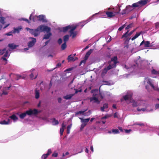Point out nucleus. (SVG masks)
Segmentation results:
<instances>
[{"instance_id": "1", "label": "nucleus", "mask_w": 159, "mask_h": 159, "mask_svg": "<svg viewBox=\"0 0 159 159\" xmlns=\"http://www.w3.org/2000/svg\"><path fill=\"white\" fill-rule=\"evenodd\" d=\"M147 3V0H141L137 2L133 3L132 5V7L134 8L141 7L146 5Z\"/></svg>"}, {"instance_id": "2", "label": "nucleus", "mask_w": 159, "mask_h": 159, "mask_svg": "<svg viewBox=\"0 0 159 159\" xmlns=\"http://www.w3.org/2000/svg\"><path fill=\"white\" fill-rule=\"evenodd\" d=\"M117 9L118 10V11H105V13L108 18H111L115 16L116 15L120 13V8H118Z\"/></svg>"}, {"instance_id": "3", "label": "nucleus", "mask_w": 159, "mask_h": 159, "mask_svg": "<svg viewBox=\"0 0 159 159\" xmlns=\"http://www.w3.org/2000/svg\"><path fill=\"white\" fill-rule=\"evenodd\" d=\"M37 29L40 31V32L46 31L47 33H48L50 32L51 31V28L50 27L43 25H39Z\"/></svg>"}, {"instance_id": "4", "label": "nucleus", "mask_w": 159, "mask_h": 159, "mask_svg": "<svg viewBox=\"0 0 159 159\" xmlns=\"http://www.w3.org/2000/svg\"><path fill=\"white\" fill-rule=\"evenodd\" d=\"M26 29L29 31L30 33L31 34L34 36V37L37 36L40 34V31L38 29H31L29 28H26Z\"/></svg>"}, {"instance_id": "5", "label": "nucleus", "mask_w": 159, "mask_h": 159, "mask_svg": "<svg viewBox=\"0 0 159 159\" xmlns=\"http://www.w3.org/2000/svg\"><path fill=\"white\" fill-rule=\"evenodd\" d=\"M25 112L26 115L31 116L32 115H36L38 114V111L36 109H34L33 110L31 109H30L26 111Z\"/></svg>"}, {"instance_id": "6", "label": "nucleus", "mask_w": 159, "mask_h": 159, "mask_svg": "<svg viewBox=\"0 0 159 159\" xmlns=\"http://www.w3.org/2000/svg\"><path fill=\"white\" fill-rule=\"evenodd\" d=\"M38 18V20L42 21L43 22H47V20L45 19L44 16L43 15H41L39 16H36Z\"/></svg>"}, {"instance_id": "7", "label": "nucleus", "mask_w": 159, "mask_h": 159, "mask_svg": "<svg viewBox=\"0 0 159 159\" xmlns=\"http://www.w3.org/2000/svg\"><path fill=\"white\" fill-rule=\"evenodd\" d=\"M32 39V41H30L28 43V46L29 48L32 47L35 43L36 40V39L33 38H31Z\"/></svg>"}, {"instance_id": "8", "label": "nucleus", "mask_w": 159, "mask_h": 159, "mask_svg": "<svg viewBox=\"0 0 159 159\" xmlns=\"http://www.w3.org/2000/svg\"><path fill=\"white\" fill-rule=\"evenodd\" d=\"M143 44H144V46L145 48L149 47H150V42L149 41H145L143 40L140 43V46L142 45Z\"/></svg>"}, {"instance_id": "9", "label": "nucleus", "mask_w": 159, "mask_h": 159, "mask_svg": "<svg viewBox=\"0 0 159 159\" xmlns=\"http://www.w3.org/2000/svg\"><path fill=\"white\" fill-rule=\"evenodd\" d=\"M81 120V122L82 123L84 124L85 125H86L87 123L90 120V118H89L87 119H83L82 118H79Z\"/></svg>"}, {"instance_id": "10", "label": "nucleus", "mask_w": 159, "mask_h": 159, "mask_svg": "<svg viewBox=\"0 0 159 159\" xmlns=\"http://www.w3.org/2000/svg\"><path fill=\"white\" fill-rule=\"evenodd\" d=\"M11 87V85H10L9 87H4V89L2 90V95H7L8 93V92L6 91L8 90Z\"/></svg>"}, {"instance_id": "11", "label": "nucleus", "mask_w": 159, "mask_h": 159, "mask_svg": "<svg viewBox=\"0 0 159 159\" xmlns=\"http://www.w3.org/2000/svg\"><path fill=\"white\" fill-rule=\"evenodd\" d=\"M93 49H90L86 52L84 57L85 58V59H88L89 56L93 52Z\"/></svg>"}, {"instance_id": "12", "label": "nucleus", "mask_w": 159, "mask_h": 159, "mask_svg": "<svg viewBox=\"0 0 159 159\" xmlns=\"http://www.w3.org/2000/svg\"><path fill=\"white\" fill-rule=\"evenodd\" d=\"M22 29V28L21 26H19L16 28H14V30H12L13 33H19L20 31Z\"/></svg>"}, {"instance_id": "13", "label": "nucleus", "mask_w": 159, "mask_h": 159, "mask_svg": "<svg viewBox=\"0 0 159 159\" xmlns=\"http://www.w3.org/2000/svg\"><path fill=\"white\" fill-rule=\"evenodd\" d=\"M111 61L113 62V64L116 66V64L118 62L117 61V57L116 56H115L112 58L111 59Z\"/></svg>"}, {"instance_id": "14", "label": "nucleus", "mask_w": 159, "mask_h": 159, "mask_svg": "<svg viewBox=\"0 0 159 159\" xmlns=\"http://www.w3.org/2000/svg\"><path fill=\"white\" fill-rule=\"evenodd\" d=\"M90 101H95V102H97L98 104L100 103V101H99L98 98L96 97H93L90 98Z\"/></svg>"}, {"instance_id": "15", "label": "nucleus", "mask_w": 159, "mask_h": 159, "mask_svg": "<svg viewBox=\"0 0 159 159\" xmlns=\"http://www.w3.org/2000/svg\"><path fill=\"white\" fill-rule=\"evenodd\" d=\"M147 83L148 84H149L154 90H156L153 84L152 83V80L151 79H148L147 80Z\"/></svg>"}, {"instance_id": "16", "label": "nucleus", "mask_w": 159, "mask_h": 159, "mask_svg": "<svg viewBox=\"0 0 159 159\" xmlns=\"http://www.w3.org/2000/svg\"><path fill=\"white\" fill-rule=\"evenodd\" d=\"M8 46L11 49L13 50L16 49L18 46L14 44V43H10L8 45Z\"/></svg>"}, {"instance_id": "17", "label": "nucleus", "mask_w": 159, "mask_h": 159, "mask_svg": "<svg viewBox=\"0 0 159 159\" xmlns=\"http://www.w3.org/2000/svg\"><path fill=\"white\" fill-rule=\"evenodd\" d=\"M131 7L130 6H126L125 9L123 10L121 12V14L123 15L124 14H125L127 13H128V11H127V10L129 9V8H131Z\"/></svg>"}, {"instance_id": "18", "label": "nucleus", "mask_w": 159, "mask_h": 159, "mask_svg": "<svg viewBox=\"0 0 159 159\" xmlns=\"http://www.w3.org/2000/svg\"><path fill=\"white\" fill-rule=\"evenodd\" d=\"M74 94H70L69 95H66L63 97V98L66 100L70 99L74 95Z\"/></svg>"}, {"instance_id": "19", "label": "nucleus", "mask_w": 159, "mask_h": 159, "mask_svg": "<svg viewBox=\"0 0 159 159\" xmlns=\"http://www.w3.org/2000/svg\"><path fill=\"white\" fill-rule=\"evenodd\" d=\"M132 96L129 94H126L123 96L124 100L125 101H127L129 99L130 100Z\"/></svg>"}, {"instance_id": "20", "label": "nucleus", "mask_w": 159, "mask_h": 159, "mask_svg": "<svg viewBox=\"0 0 159 159\" xmlns=\"http://www.w3.org/2000/svg\"><path fill=\"white\" fill-rule=\"evenodd\" d=\"M47 33V34L44 35L43 39H48L49 38L50 36L52 35V34L50 32Z\"/></svg>"}, {"instance_id": "21", "label": "nucleus", "mask_w": 159, "mask_h": 159, "mask_svg": "<svg viewBox=\"0 0 159 159\" xmlns=\"http://www.w3.org/2000/svg\"><path fill=\"white\" fill-rule=\"evenodd\" d=\"M87 109H86L84 111H77L75 113V115L77 116L79 115H83L84 114V112H85Z\"/></svg>"}, {"instance_id": "22", "label": "nucleus", "mask_w": 159, "mask_h": 159, "mask_svg": "<svg viewBox=\"0 0 159 159\" xmlns=\"http://www.w3.org/2000/svg\"><path fill=\"white\" fill-rule=\"evenodd\" d=\"M35 98L38 99L39 97V91L37 89H35Z\"/></svg>"}, {"instance_id": "23", "label": "nucleus", "mask_w": 159, "mask_h": 159, "mask_svg": "<svg viewBox=\"0 0 159 159\" xmlns=\"http://www.w3.org/2000/svg\"><path fill=\"white\" fill-rule=\"evenodd\" d=\"M70 34V36H72V37L73 39L75 37L77 34V31H74L72 32H69Z\"/></svg>"}, {"instance_id": "24", "label": "nucleus", "mask_w": 159, "mask_h": 159, "mask_svg": "<svg viewBox=\"0 0 159 159\" xmlns=\"http://www.w3.org/2000/svg\"><path fill=\"white\" fill-rule=\"evenodd\" d=\"M10 119H8L7 121H6L5 120L1 121L0 122V124L2 125H7L10 123Z\"/></svg>"}, {"instance_id": "25", "label": "nucleus", "mask_w": 159, "mask_h": 159, "mask_svg": "<svg viewBox=\"0 0 159 159\" xmlns=\"http://www.w3.org/2000/svg\"><path fill=\"white\" fill-rule=\"evenodd\" d=\"M108 70L106 69V68H105L103 69L101 73V75L102 77H103L107 73Z\"/></svg>"}, {"instance_id": "26", "label": "nucleus", "mask_w": 159, "mask_h": 159, "mask_svg": "<svg viewBox=\"0 0 159 159\" xmlns=\"http://www.w3.org/2000/svg\"><path fill=\"white\" fill-rule=\"evenodd\" d=\"M69 35L66 34L63 37V41L64 42L66 43L69 40Z\"/></svg>"}, {"instance_id": "27", "label": "nucleus", "mask_w": 159, "mask_h": 159, "mask_svg": "<svg viewBox=\"0 0 159 159\" xmlns=\"http://www.w3.org/2000/svg\"><path fill=\"white\" fill-rule=\"evenodd\" d=\"M52 122L53 125H56L59 124V122L55 118H53L52 119Z\"/></svg>"}, {"instance_id": "28", "label": "nucleus", "mask_w": 159, "mask_h": 159, "mask_svg": "<svg viewBox=\"0 0 159 159\" xmlns=\"http://www.w3.org/2000/svg\"><path fill=\"white\" fill-rule=\"evenodd\" d=\"M68 60V61H75V59L74 58V57L71 55H70L68 56L67 58Z\"/></svg>"}, {"instance_id": "29", "label": "nucleus", "mask_w": 159, "mask_h": 159, "mask_svg": "<svg viewBox=\"0 0 159 159\" xmlns=\"http://www.w3.org/2000/svg\"><path fill=\"white\" fill-rule=\"evenodd\" d=\"M70 28L69 32H74V31L76 29L77 27V25H70Z\"/></svg>"}, {"instance_id": "30", "label": "nucleus", "mask_w": 159, "mask_h": 159, "mask_svg": "<svg viewBox=\"0 0 159 159\" xmlns=\"http://www.w3.org/2000/svg\"><path fill=\"white\" fill-rule=\"evenodd\" d=\"M116 67V66H115L113 64H111L108 66L106 68L108 70L112 68H115Z\"/></svg>"}, {"instance_id": "31", "label": "nucleus", "mask_w": 159, "mask_h": 159, "mask_svg": "<svg viewBox=\"0 0 159 159\" xmlns=\"http://www.w3.org/2000/svg\"><path fill=\"white\" fill-rule=\"evenodd\" d=\"M70 25H68L67 26L64 27L63 28V32H65L68 30L70 28Z\"/></svg>"}, {"instance_id": "32", "label": "nucleus", "mask_w": 159, "mask_h": 159, "mask_svg": "<svg viewBox=\"0 0 159 159\" xmlns=\"http://www.w3.org/2000/svg\"><path fill=\"white\" fill-rule=\"evenodd\" d=\"M10 118L14 121L18 120V118L14 114L12 115V116H10Z\"/></svg>"}, {"instance_id": "33", "label": "nucleus", "mask_w": 159, "mask_h": 159, "mask_svg": "<svg viewBox=\"0 0 159 159\" xmlns=\"http://www.w3.org/2000/svg\"><path fill=\"white\" fill-rule=\"evenodd\" d=\"M129 30H128L121 37V38H127L128 36H130L129 35Z\"/></svg>"}, {"instance_id": "34", "label": "nucleus", "mask_w": 159, "mask_h": 159, "mask_svg": "<svg viewBox=\"0 0 159 159\" xmlns=\"http://www.w3.org/2000/svg\"><path fill=\"white\" fill-rule=\"evenodd\" d=\"M26 116L25 112L21 113L19 115V117L21 119H23L25 118Z\"/></svg>"}, {"instance_id": "35", "label": "nucleus", "mask_w": 159, "mask_h": 159, "mask_svg": "<svg viewBox=\"0 0 159 159\" xmlns=\"http://www.w3.org/2000/svg\"><path fill=\"white\" fill-rule=\"evenodd\" d=\"M66 43L64 42V43L62 44L61 46V49L62 50H64L67 47Z\"/></svg>"}, {"instance_id": "36", "label": "nucleus", "mask_w": 159, "mask_h": 159, "mask_svg": "<svg viewBox=\"0 0 159 159\" xmlns=\"http://www.w3.org/2000/svg\"><path fill=\"white\" fill-rule=\"evenodd\" d=\"M130 39V38H127L126 39H124V40L125 41L124 43L125 44H129V40Z\"/></svg>"}, {"instance_id": "37", "label": "nucleus", "mask_w": 159, "mask_h": 159, "mask_svg": "<svg viewBox=\"0 0 159 159\" xmlns=\"http://www.w3.org/2000/svg\"><path fill=\"white\" fill-rule=\"evenodd\" d=\"M91 111L89 110L86 112H84V116H89L91 114Z\"/></svg>"}, {"instance_id": "38", "label": "nucleus", "mask_w": 159, "mask_h": 159, "mask_svg": "<svg viewBox=\"0 0 159 159\" xmlns=\"http://www.w3.org/2000/svg\"><path fill=\"white\" fill-rule=\"evenodd\" d=\"M112 133L114 134H119L120 132L118 129H112Z\"/></svg>"}, {"instance_id": "39", "label": "nucleus", "mask_w": 159, "mask_h": 159, "mask_svg": "<svg viewBox=\"0 0 159 159\" xmlns=\"http://www.w3.org/2000/svg\"><path fill=\"white\" fill-rule=\"evenodd\" d=\"M72 124H70L68 125L67 127V134H69L70 132V130Z\"/></svg>"}, {"instance_id": "40", "label": "nucleus", "mask_w": 159, "mask_h": 159, "mask_svg": "<svg viewBox=\"0 0 159 159\" xmlns=\"http://www.w3.org/2000/svg\"><path fill=\"white\" fill-rule=\"evenodd\" d=\"M38 75L37 74H36L35 77H34V75L33 73H32L30 75V78L32 79H35L37 77Z\"/></svg>"}, {"instance_id": "41", "label": "nucleus", "mask_w": 159, "mask_h": 159, "mask_svg": "<svg viewBox=\"0 0 159 159\" xmlns=\"http://www.w3.org/2000/svg\"><path fill=\"white\" fill-rule=\"evenodd\" d=\"M133 23H131L126 28V30H128L130 28H131L133 26Z\"/></svg>"}, {"instance_id": "42", "label": "nucleus", "mask_w": 159, "mask_h": 159, "mask_svg": "<svg viewBox=\"0 0 159 159\" xmlns=\"http://www.w3.org/2000/svg\"><path fill=\"white\" fill-rule=\"evenodd\" d=\"M6 50V48H4L2 50H0V54L1 55L3 54Z\"/></svg>"}, {"instance_id": "43", "label": "nucleus", "mask_w": 159, "mask_h": 159, "mask_svg": "<svg viewBox=\"0 0 159 159\" xmlns=\"http://www.w3.org/2000/svg\"><path fill=\"white\" fill-rule=\"evenodd\" d=\"M48 156L46 154H44L42 156V159H46Z\"/></svg>"}, {"instance_id": "44", "label": "nucleus", "mask_w": 159, "mask_h": 159, "mask_svg": "<svg viewBox=\"0 0 159 159\" xmlns=\"http://www.w3.org/2000/svg\"><path fill=\"white\" fill-rule=\"evenodd\" d=\"M87 60V59H85V58H84V59L80 61V66L83 63L85 64Z\"/></svg>"}, {"instance_id": "45", "label": "nucleus", "mask_w": 159, "mask_h": 159, "mask_svg": "<svg viewBox=\"0 0 159 159\" xmlns=\"http://www.w3.org/2000/svg\"><path fill=\"white\" fill-rule=\"evenodd\" d=\"M125 24H124L122 26L120 27L118 29V31H121V30H122V29H124V27H125Z\"/></svg>"}, {"instance_id": "46", "label": "nucleus", "mask_w": 159, "mask_h": 159, "mask_svg": "<svg viewBox=\"0 0 159 159\" xmlns=\"http://www.w3.org/2000/svg\"><path fill=\"white\" fill-rule=\"evenodd\" d=\"M92 17H90L89 18V20H86V21H84L82 22L81 23H82L84 24H85L87 23H88L89 21L91 20H92Z\"/></svg>"}, {"instance_id": "47", "label": "nucleus", "mask_w": 159, "mask_h": 159, "mask_svg": "<svg viewBox=\"0 0 159 159\" xmlns=\"http://www.w3.org/2000/svg\"><path fill=\"white\" fill-rule=\"evenodd\" d=\"M52 152L51 150V149H49L48 150L47 153H46L47 155L48 156Z\"/></svg>"}, {"instance_id": "48", "label": "nucleus", "mask_w": 159, "mask_h": 159, "mask_svg": "<svg viewBox=\"0 0 159 159\" xmlns=\"http://www.w3.org/2000/svg\"><path fill=\"white\" fill-rule=\"evenodd\" d=\"M152 74L156 75L157 73V72L155 69H153L152 71Z\"/></svg>"}, {"instance_id": "49", "label": "nucleus", "mask_w": 159, "mask_h": 159, "mask_svg": "<svg viewBox=\"0 0 159 159\" xmlns=\"http://www.w3.org/2000/svg\"><path fill=\"white\" fill-rule=\"evenodd\" d=\"M146 110V108H143L140 109L139 108H137V110L139 111H144Z\"/></svg>"}, {"instance_id": "50", "label": "nucleus", "mask_w": 159, "mask_h": 159, "mask_svg": "<svg viewBox=\"0 0 159 159\" xmlns=\"http://www.w3.org/2000/svg\"><path fill=\"white\" fill-rule=\"evenodd\" d=\"M58 154L56 152H54L52 155V156L54 157H57Z\"/></svg>"}, {"instance_id": "51", "label": "nucleus", "mask_w": 159, "mask_h": 159, "mask_svg": "<svg viewBox=\"0 0 159 159\" xmlns=\"http://www.w3.org/2000/svg\"><path fill=\"white\" fill-rule=\"evenodd\" d=\"M134 125H139L140 126H144V124L143 123H136L134 124Z\"/></svg>"}, {"instance_id": "52", "label": "nucleus", "mask_w": 159, "mask_h": 159, "mask_svg": "<svg viewBox=\"0 0 159 159\" xmlns=\"http://www.w3.org/2000/svg\"><path fill=\"white\" fill-rule=\"evenodd\" d=\"M142 33V31H140L139 33H136L135 34V36L138 38Z\"/></svg>"}, {"instance_id": "53", "label": "nucleus", "mask_w": 159, "mask_h": 159, "mask_svg": "<svg viewBox=\"0 0 159 159\" xmlns=\"http://www.w3.org/2000/svg\"><path fill=\"white\" fill-rule=\"evenodd\" d=\"M63 131L64 129L63 128H61L60 129V134L61 136L62 135Z\"/></svg>"}, {"instance_id": "54", "label": "nucleus", "mask_w": 159, "mask_h": 159, "mask_svg": "<svg viewBox=\"0 0 159 159\" xmlns=\"http://www.w3.org/2000/svg\"><path fill=\"white\" fill-rule=\"evenodd\" d=\"M86 126V125H85V124L82 123L81 125L80 130H82L84 128V127Z\"/></svg>"}, {"instance_id": "55", "label": "nucleus", "mask_w": 159, "mask_h": 159, "mask_svg": "<svg viewBox=\"0 0 159 159\" xmlns=\"http://www.w3.org/2000/svg\"><path fill=\"white\" fill-rule=\"evenodd\" d=\"M62 40L61 38H59L57 41L58 43L59 44H61L62 43Z\"/></svg>"}, {"instance_id": "56", "label": "nucleus", "mask_w": 159, "mask_h": 159, "mask_svg": "<svg viewBox=\"0 0 159 159\" xmlns=\"http://www.w3.org/2000/svg\"><path fill=\"white\" fill-rule=\"evenodd\" d=\"M132 106L133 107H136L137 106V103L136 102L134 101L133 102Z\"/></svg>"}, {"instance_id": "57", "label": "nucleus", "mask_w": 159, "mask_h": 159, "mask_svg": "<svg viewBox=\"0 0 159 159\" xmlns=\"http://www.w3.org/2000/svg\"><path fill=\"white\" fill-rule=\"evenodd\" d=\"M103 107L105 109L107 108L108 107V104L107 103H104L103 104Z\"/></svg>"}, {"instance_id": "58", "label": "nucleus", "mask_w": 159, "mask_h": 159, "mask_svg": "<svg viewBox=\"0 0 159 159\" xmlns=\"http://www.w3.org/2000/svg\"><path fill=\"white\" fill-rule=\"evenodd\" d=\"M8 55V50L6 51L5 54H4L3 57H7Z\"/></svg>"}, {"instance_id": "59", "label": "nucleus", "mask_w": 159, "mask_h": 159, "mask_svg": "<svg viewBox=\"0 0 159 159\" xmlns=\"http://www.w3.org/2000/svg\"><path fill=\"white\" fill-rule=\"evenodd\" d=\"M118 128L119 129L121 132H123L124 131V129H122V128L121 127L119 126L118 127Z\"/></svg>"}, {"instance_id": "60", "label": "nucleus", "mask_w": 159, "mask_h": 159, "mask_svg": "<svg viewBox=\"0 0 159 159\" xmlns=\"http://www.w3.org/2000/svg\"><path fill=\"white\" fill-rule=\"evenodd\" d=\"M22 20H24V21H26L28 23H30V21H29V20L27 19H25V18H22L21 19Z\"/></svg>"}, {"instance_id": "61", "label": "nucleus", "mask_w": 159, "mask_h": 159, "mask_svg": "<svg viewBox=\"0 0 159 159\" xmlns=\"http://www.w3.org/2000/svg\"><path fill=\"white\" fill-rule=\"evenodd\" d=\"M137 28L136 29H134V30L131 31L129 33V35L130 36L136 30Z\"/></svg>"}, {"instance_id": "62", "label": "nucleus", "mask_w": 159, "mask_h": 159, "mask_svg": "<svg viewBox=\"0 0 159 159\" xmlns=\"http://www.w3.org/2000/svg\"><path fill=\"white\" fill-rule=\"evenodd\" d=\"M156 28L159 29V22H157L156 23Z\"/></svg>"}, {"instance_id": "63", "label": "nucleus", "mask_w": 159, "mask_h": 159, "mask_svg": "<svg viewBox=\"0 0 159 159\" xmlns=\"http://www.w3.org/2000/svg\"><path fill=\"white\" fill-rule=\"evenodd\" d=\"M124 131L126 133H129L130 131H131V130L130 129H124Z\"/></svg>"}, {"instance_id": "64", "label": "nucleus", "mask_w": 159, "mask_h": 159, "mask_svg": "<svg viewBox=\"0 0 159 159\" xmlns=\"http://www.w3.org/2000/svg\"><path fill=\"white\" fill-rule=\"evenodd\" d=\"M13 33V31H12L11 32H9L6 34L7 36H10L12 35V33Z\"/></svg>"}]
</instances>
